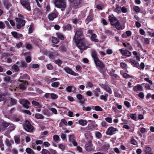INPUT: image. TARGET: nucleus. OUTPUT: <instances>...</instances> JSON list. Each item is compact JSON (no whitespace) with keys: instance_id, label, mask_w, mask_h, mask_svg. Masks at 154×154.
<instances>
[{"instance_id":"obj_1","label":"nucleus","mask_w":154,"mask_h":154,"mask_svg":"<svg viewBox=\"0 0 154 154\" xmlns=\"http://www.w3.org/2000/svg\"><path fill=\"white\" fill-rule=\"evenodd\" d=\"M75 35L73 37L74 40L78 42L79 39H81V37H83L84 29L83 28H77L74 30Z\"/></svg>"},{"instance_id":"obj_2","label":"nucleus","mask_w":154,"mask_h":154,"mask_svg":"<svg viewBox=\"0 0 154 154\" xmlns=\"http://www.w3.org/2000/svg\"><path fill=\"white\" fill-rule=\"evenodd\" d=\"M54 3L56 7L61 8L62 11L65 10L66 5L65 0H55Z\"/></svg>"},{"instance_id":"obj_3","label":"nucleus","mask_w":154,"mask_h":154,"mask_svg":"<svg viewBox=\"0 0 154 154\" xmlns=\"http://www.w3.org/2000/svg\"><path fill=\"white\" fill-rule=\"evenodd\" d=\"M23 128L25 130L28 132H32L34 130L33 127L31 124L30 122L26 120L23 124Z\"/></svg>"},{"instance_id":"obj_4","label":"nucleus","mask_w":154,"mask_h":154,"mask_svg":"<svg viewBox=\"0 0 154 154\" xmlns=\"http://www.w3.org/2000/svg\"><path fill=\"white\" fill-rule=\"evenodd\" d=\"M81 39H79L78 42L76 40H75V41L76 46L81 50V53H82L83 51L87 49L88 47L85 45L83 42H81Z\"/></svg>"},{"instance_id":"obj_5","label":"nucleus","mask_w":154,"mask_h":154,"mask_svg":"<svg viewBox=\"0 0 154 154\" xmlns=\"http://www.w3.org/2000/svg\"><path fill=\"white\" fill-rule=\"evenodd\" d=\"M9 125V123L4 120H1L0 121V131L1 132L5 131Z\"/></svg>"},{"instance_id":"obj_6","label":"nucleus","mask_w":154,"mask_h":154,"mask_svg":"<svg viewBox=\"0 0 154 154\" xmlns=\"http://www.w3.org/2000/svg\"><path fill=\"white\" fill-rule=\"evenodd\" d=\"M28 0H20V2L24 8L26 9L29 11H30L31 9L30 6V3Z\"/></svg>"},{"instance_id":"obj_7","label":"nucleus","mask_w":154,"mask_h":154,"mask_svg":"<svg viewBox=\"0 0 154 154\" xmlns=\"http://www.w3.org/2000/svg\"><path fill=\"white\" fill-rule=\"evenodd\" d=\"M19 81L22 82L19 84L18 88L20 90H24L27 88V86L28 85L29 83L27 81L24 80H19Z\"/></svg>"},{"instance_id":"obj_8","label":"nucleus","mask_w":154,"mask_h":154,"mask_svg":"<svg viewBox=\"0 0 154 154\" xmlns=\"http://www.w3.org/2000/svg\"><path fill=\"white\" fill-rule=\"evenodd\" d=\"M94 62L96 66L99 67L102 70L105 69V64L99 59L94 61Z\"/></svg>"},{"instance_id":"obj_9","label":"nucleus","mask_w":154,"mask_h":154,"mask_svg":"<svg viewBox=\"0 0 154 154\" xmlns=\"http://www.w3.org/2000/svg\"><path fill=\"white\" fill-rule=\"evenodd\" d=\"M94 16L92 10L91 9L90 11L89 15L87 17L86 19L85 20V22L86 25H87L89 22L93 20Z\"/></svg>"},{"instance_id":"obj_10","label":"nucleus","mask_w":154,"mask_h":154,"mask_svg":"<svg viewBox=\"0 0 154 154\" xmlns=\"http://www.w3.org/2000/svg\"><path fill=\"white\" fill-rule=\"evenodd\" d=\"M63 70L67 73L74 76H78L79 74L72 71L69 67L66 66L63 68Z\"/></svg>"},{"instance_id":"obj_11","label":"nucleus","mask_w":154,"mask_h":154,"mask_svg":"<svg viewBox=\"0 0 154 154\" xmlns=\"http://www.w3.org/2000/svg\"><path fill=\"white\" fill-rule=\"evenodd\" d=\"M117 131V129L116 128H115L112 126L109 127L107 131H106V133L107 135H112L115 134L116 132Z\"/></svg>"},{"instance_id":"obj_12","label":"nucleus","mask_w":154,"mask_h":154,"mask_svg":"<svg viewBox=\"0 0 154 154\" xmlns=\"http://www.w3.org/2000/svg\"><path fill=\"white\" fill-rule=\"evenodd\" d=\"M109 19L111 25L112 26L117 22V21H119L117 18L115 17L113 14L109 16Z\"/></svg>"},{"instance_id":"obj_13","label":"nucleus","mask_w":154,"mask_h":154,"mask_svg":"<svg viewBox=\"0 0 154 154\" xmlns=\"http://www.w3.org/2000/svg\"><path fill=\"white\" fill-rule=\"evenodd\" d=\"M122 54L125 56L129 57L131 55V53L125 48H122L119 50Z\"/></svg>"},{"instance_id":"obj_14","label":"nucleus","mask_w":154,"mask_h":154,"mask_svg":"<svg viewBox=\"0 0 154 154\" xmlns=\"http://www.w3.org/2000/svg\"><path fill=\"white\" fill-rule=\"evenodd\" d=\"M93 144L92 141H89L85 145V147L86 150L88 152L92 150Z\"/></svg>"},{"instance_id":"obj_15","label":"nucleus","mask_w":154,"mask_h":154,"mask_svg":"<svg viewBox=\"0 0 154 154\" xmlns=\"http://www.w3.org/2000/svg\"><path fill=\"white\" fill-rule=\"evenodd\" d=\"M11 34L15 38L17 39H22L23 36V35L20 33H18L15 31L12 32H11Z\"/></svg>"},{"instance_id":"obj_16","label":"nucleus","mask_w":154,"mask_h":154,"mask_svg":"<svg viewBox=\"0 0 154 154\" xmlns=\"http://www.w3.org/2000/svg\"><path fill=\"white\" fill-rule=\"evenodd\" d=\"M20 103L22 105L23 107L26 109H28L29 108V105L30 104V102L28 100H24L21 101Z\"/></svg>"},{"instance_id":"obj_17","label":"nucleus","mask_w":154,"mask_h":154,"mask_svg":"<svg viewBox=\"0 0 154 154\" xmlns=\"http://www.w3.org/2000/svg\"><path fill=\"white\" fill-rule=\"evenodd\" d=\"M76 97L78 100H80L79 101V103H81L82 104H85V99L83 95L80 94H78L76 95Z\"/></svg>"},{"instance_id":"obj_18","label":"nucleus","mask_w":154,"mask_h":154,"mask_svg":"<svg viewBox=\"0 0 154 154\" xmlns=\"http://www.w3.org/2000/svg\"><path fill=\"white\" fill-rule=\"evenodd\" d=\"M58 15L57 12H51L49 14L48 17L50 20L52 21L54 18H56Z\"/></svg>"},{"instance_id":"obj_19","label":"nucleus","mask_w":154,"mask_h":154,"mask_svg":"<svg viewBox=\"0 0 154 154\" xmlns=\"http://www.w3.org/2000/svg\"><path fill=\"white\" fill-rule=\"evenodd\" d=\"M70 2H72L74 8H77L82 2V0H72Z\"/></svg>"},{"instance_id":"obj_20","label":"nucleus","mask_w":154,"mask_h":154,"mask_svg":"<svg viewBox=\"0 0 154 154\" xmlns=\"http://www.w3.org/2000/svg\"><path fill=\"white\" fill-rule=\"evenodd\" d=\"M63 28L64 30L69 31L72 29L71 25L69 23H65L63 25Z\"/></svg>"},{"instance_id":"obj_21","label":"nucleus","mask_w":154,"mask_h":154,"mask_svg":"<svg viewBox=\"0 0 154 154\" xmlns=\"http://www.w3.org/2000/svg\"><path fill=\"white\" fill-rule=\"evenodd\" d=\"M20 75H21L20 76L19 78V80L20 79H23V80H29L30 79V77L29 76V75L26 74L25 73L24 74L22 75V74H20Z\"/></svg>"},{"instance_id":"obj_22","label":"nucleus","mask_w":154,"mask_h":154,"mask_svg":"<svg viewBox=\"0 0 154 154\" xmlns=\"http://www.w3.org/2000/svg\"><path fill=\"white\" fill-rule=\"evenodd\" d=\"M112 26L116 28L118 30H120L124 29L119 21H117V22L116 23Z\"/></svg>"},{"instance_id":"obj_23","label":"nucleus","mask_w":154,"mask_h":154,"mask_svg":"<svg viewBox=\"0 0 154 154\" xmlns=\"http://www.w3.org/2000/svg\"><path fill=\"white\" fill-rule=\"evenodd\" d=\"M15 20L18 23H20L23 26L25 25L26 21L20 18H16L15 19Z\"/></svg>"},{"instance_id":"obj_24","label":"nucleus","mask_w":154,"mask_h":154,"mask_svg":"<svg viewBox=\"0 0 154 154\" xmlns=\"http://www.w3.org/2000/svg\"><path fill=\"white\" fill-rule=\"evenodd\" d=\"M97 36L96 34L94 33L92 34L90 37V39L92 42H98L99 40L97 38Z\"/></svg>"},{"instance_id":"obj_25","label":"nucleus","mask_w":154,"mask_h":154,"mask_svg":"<svg viewBox=\"0 0 154 154\" xmlns=\"http://www.w3.org/2000/svg\"><path fill=\"white\" fill-rule=\"evenodd\" d=\"M6 145L8 147L12 148V144H13L14 142L13 140L6 139L5 141Z\"/></svg>"},{"instance_id":"obj_26","label":"nucleus","mask_w":154,"mask_h":154,"mask_svg":"<svg viewBox=\"0 0 154 154\" xmlns=\"http://www.w3.org/2000/svg\"><path fill=\"white\" fill-rule=\"evenodd\" d=\"M102 87L109 94H112V91L111 88L106 85H102Z\"/></svg>"},{"instance_id":"obj_27","label":"nucleus","mask_w":154,"mask_h":154,"mask_svg":"<svg viewBox=\"0 0 154 154\" xmlns=\"http://www.w3.org/2000/svg\"><path fill=\"white\" fill-rule=\"evenodd\" d=\"M97 126L98 125L97 124L93 125L91 124H88V127L89 128L88 129L91 131L94 129L98 130L97 128Z\"/></svg>"},{"instance_id":"obj_28","label":"nucleus","mask_w":154,"mask_h":154,"mask_svg":"<svg viewBox=\"0 0 154 154\" xmlns=\"http://www.w3.org/2000/svg\"><path fill=\"white\" fill-rule=\"evenodd\" d=\"M91 53V56L93 58L94 61L99 59L97 57V53L95 50H92Z\"/></svg>"},{"instance_id":"obj_29","label":"nucleus","mask_w":154,"mask_h":154,"mask_svg":"<svg viewBox=\"0 0 154 154\" xmlns=\"http://www.w3.org/2000/svg\"><path fill=\"white\" fill-rule=\"evenodd\" d=\"M137 111L138 112V113H142L143 115H144L146 112V111L142 108V106H138L136 108Z\"/></svg>"},{"instance_id":"obj_30","label":"nucleus","mask_w":154,"mask_h":154,"mask_svg":"<svg viewBox=\"0 0 154 154\" xmlns=\"http://www.w3.org/2000/svg\"><path fill=\"white\" fill-rule=\"evenodd\" d=\"M108 95L107 94H104L103 95H101L100 98L101 100H103L105 102H106L108 100Z\"/></svg>"},{"instance_id":"obj_31","label":"nucleus","mask_w":154,"mask_h":154,"mask_svg":"<svg viewBox=\"0 0 154 154\" xmlns=\"http://www.w3.org/2000/svg\"><path fill=\"white\" fill-rule=\"evenodd\" d=\"M9 100L10 101V104L11 106L16 104L17 102V100L11 97L10 98Z\"/></svg>"},{"instance_id":"obj_32","label":"nucleus","mask_w":154,"mask_h":154,"mask_svg":"<svg viewBox=\"0 0 154 154\" xmlns=\"http://www.w3.org/2000/svg\"><path fill=\"white\" fill-rule=\"evenodd\" d=\"M79 124L82 126H85L87 124V121L86 120H84L82 119H81L78 121Z\"/></svg>"},{"instance_id":"obj_33","label":"nucleus","mask_w":154,"mask_h":154,"mask_svg":"<svg viewBox=\"0 0 154 154\" xmlns=\"http://www.w3.org/2000/svg\"><path fill=\"white\" fill-rule=\"evenodd\" d=\"M5 95L0 90V102L4 101L5 99Z\"/></svg>"},{"instance_id":"obj_34","label":"nucleus","mask_w":154,"mask_h":154,"mask_svg":"<svg viewBox=\"0 0 154 154\" xmlns=\"http://www.w3.org/2000/svg\"><path fill=\"white\" fill-rule=\"evenodd\" d=\"M9 126L8 128V130L11 132L12 131L14 130L16 128V126L12 124H11L10 123V125Z\"/></svg>"},{"instance_id":"obj_35","label":"nucleus","mask_w":154,"mask_h":154,"mask_svg":"<svg viewBox=\"0 0 154 154\" xmlns=\"http://www.w3.org/2000/svg\"><path fill=\"white\" fill-rule=\"evenodd\" d=\"M26 152L28 154H35V152L30 148L27 147L26 149Z\"/></svg>"},{"instance_id":"obj_36","label":"nucleus","mask_w":154,"mask_h":154,"mask_svg":"<svg viewBox=\"0 0 154 154\" xmlns=\"http://www.w3.org/2000/svg\"><path fill=\"white\" fill-rule=\"evenodd\" d=\"M56 35L58 38L62 40H63L64 39V37L63 35L60 32H57L56 33Z\"/></svg>"},{"instance_id":"obj_37","label":"nucleus","mask_w":154,"mask_h":154,"mask_svg":"<svg viewBox=\"0 0 154 154\" xmlns=\"http://www.w3.org/2000/svg\"><path fill=\"white\" fill-rule=\"evenodd\" d=\"M144 83H143L141 85H137L136 86H135V90L139 91H142L143 90V87L141 85H144Z\"/></svg>"},{"instance_id":"obj_38","label":"nucleus","mask_w":154,"mask_h":154,"mask_svg":"<svg viewBox=\"0 0 154 154\" xmlns=\"http://www.w3.org/2000/svg\"><path fill=\"white\" fill-rule=\"evenodd\" d=\"M35 118L38 119H43L44 117L41 114L39 113H36L35 115Z\"/></svg>"},{"instance_id":"obj_39","label":"nucleus","mask_w":154,"mask_h":154,"mask_svg":"<svg viewBox=\"0 0 154 154\" xmlns=\"http://www.w3.org/2000/svg\"><path fill=\"white\" fill-rule=\"evenodd\" d=\"M14 140L15 143L17 144H19L20 143V136H14Z\"/></svg>"},{"instance_id":"obj_40","label":"nucleus","mask_w":154,"mask_h":154,"mask_svg":"<svg viewBox=\"0 0 154 154\" xmlns=\"http://www.w3.org/2000/svg\"><path fill=\"white\" fill-rule=\"evenodd\" d=\"M21 65L20 66L21 68H26L28 67V64L26 63L24 61H22L21 62Z\"/></svg>"},{"instance_id":"obj_41","label":"nucleus","mask_w":154,"mask_h":154,"mask_svg":"<svg viewBox=\"0 0 154 154\" xmlns=\"http://www.w3.org/2000/svg\"><path fill=\"white\" fill-rule=\"evenodd\" d=\"M93 109L94 108V110L97 111H101L103 110V109L99 106H92Z\"/></svg>"},{"instance_id":"obj_42","label":"nucleus","mask_w":154,"mask_h":154,"mask_svg":"<svg viewBox=\"0 0 154 154\" xmlns=\"http://www.w3.org/2000/svg\"><path fill=\"white\" fill-rule=\"evenodd\" d=\"M115 11L118 14L121 12V8L118 5H116V7L115 9Z\"/></svg>"},{"instance_id":"obj_43","label":"nucleus","mask_w":154,"mask_h":154,"mask_svg":"<svg viewBox=\"0 0 154 154\" xmlns=\"http://www.w3.org/2000/svg\"><path fill=\"white\" fill-rule=\"evenodd\" d=\"M91 109H93L92 106L91 107L88 106L86 107L84 106L82 107L83 110L85 111H90L91 110Z\"/></svg>"},{"instance_id":"obj_44","label":"nucleus","mask_w":154,"mask_h":154,"mask_svg":"<svg viewBox=\"0 0 154 154\" xmlns=\"http://www.w3.org/2000/svg\"><path fill=\"white\" fill-rule=\"evenodd\" d=\"M51 41L53 43L55 44H57L59 42V40L57 38L53 37L51 38Z\"/></svg>"},{"instance_id":"obj_45","label":"nucleus","mask_w":154,"mask_h":154,"mask_svg":"<svg viewBox=\"0 0 154 154\" xmlns=\"http://www.w3.org/2000/svg\"><path fill=\"white\" fill-rule=\"evenodd\" d=\"M12 69L14 70L15 72H17L20 70V69L18 66L15 64L12 67Z\"/></svg>"},{"instance_id":"obj_46","label":"nucleus","mask_w":154,"mask_h":154,"mask_svg":"<svg viewBox=\"0 0 154 154\" xmlns=\"http://www.w3.org/2000/svg\"><path fill=\"white\" fill-rule=\"evenodd\" d=\"M145 152L146 153H151L152 151L151 148L148 146H145L144 148Z\"/></svg>"},{"instance_id":"obj_47","label":"nucleus","mask_w":154,"mask_h":154,"mask_svg":"<svg viewBox=\"0 0 154 154\" xmlns=\"http://www.w3.org/2000/svg\"><path fill=\"white\" fill-rule=\"evenodd\" d=\"M60 83L58 82H55L52 83L51 84V86L54 88H57L59 86Z\"/></svg>"},{"instance_id":"obj_48","label":"nucleus","mask_w":154,"mask_h":154,"mask_svg":"<svg viewBox=\"0 0 154 154\" xmlns=\"http://www.w3.org/2000/svg\"><path fill=\"white\" fill-rule=\"evenodd\" d=\"M42 113L43 114L47 116H50V113L49 111L47 109H44L42 111Z\"/></svg>"},{"instance_id":"obj_49","label":"nucleus","mask_w":154,"mask_h":154,"mask_svg":"<svg viewBox=\"0 0 154 154\" xmlns=\"http://www.w3.org/2000/svg\"><path fill=\"white\" fill-rule=\"evenodd\" d=\"M120 66L121 67L124 69H126L127 68V65L123 62H121L120 63Z\"/></svg>"},{"instance_id":"obj_50","label":"nucleus","mask_w":154,"mask_h":154,"mask_svg":"<svg viewBox=\"0 0 154 154\" xmlns=\"http://www.w3.org/2000/svg\"><path fill=\"white\" fill-rule=\"evenodd\" d=\"M41 153L42 154H50L49 150L48 151L45 149H42Z\"/></svg>"},{"instance_id":"obj_51","label":"nucleus","mask_w":154,"mask_h":154,"mask_svg":"<svg viewBox=\"0 0 154 154\" xmlns=\"http://www.w3.org/2000/svg\"><path fill=\"white\" fill-rule=\"evenodd\" d=\"M102 134L100 132L97 131L96 132L95 136L96 138L98 139H100L102 137Z\"/></svg>"},{"instance_id":"obj_52","label":"nucleus","mask_w":154,"mask_h":154,"mask_svg":"<svg viewBox=\"0 0 154 154\" xmlns=\"http://www.w3.org/2000/svg\"><path fill=\"white\" fill-rule=\"evenodd\" d=\"M104 33L108 35H113L114 34V33L112 31L109 30H107L105 31Z\"/></svg>"},{"instance_id":"obj_53","label":"nucleus","mask_w":154,"mask_h":154,"mask_svg":"<svg viewBox=\"0 0 154 154\" xmlns=\"http://www.w3.org/2000/svg\"><path fill=\"white\" fill-rule=\"evenodd\" d=\"M5 23L2 21H0V29H2L5 28Z\"/></svg>"},{"instance_id":"obj_54","label":"nucleus","mask_w":154,"mask_h":154,"mask_svg":"<svg viewBox=\"0 0 154 154\" xmlns=\"http://www.w3.org/2000/svg\"><path fill=\"white\" fill-rule=\"evenodd\" d=\"M144 118L143 116V115L142 114H139L138 116V117H137V116L135 114V121H137L138 119H143Z\"/></svg>"},{"instance_id":"obj_55","label":"nucleus","mask_w":154,"mask_h":154,"mask_svg":"<svg viewBox=\"0 0 154 154\" xmlns=\"http://www.w3.org/2000/svg\"><path fill=\"white\" fill-rule=\"evenodd\" d=\"M58 98V96L54 93L51 94V98L52 99H56Z\"/></svg>"},{"instance_id":"obj_56","label":"nucleus","mask_w":154,"mask_h":154,"mask_svg":"<svg viewBox=\"0 0 154 154\" xmlns=\"http://www.w3.org/2000/svg\"><path fill=\"white\" fill-rule=\"evenodd\" d=\"M55 63L57 64L59 66H60L62 64V61L60 59H58L55 61Z\"/></svg>"},{"instance_id":"obj_57","label":"nucleus","mask_w":154,"mask_h":154,"mask_svg":"<svg viewBox=\"0 0 154 154\" xmlns=\"http://www.w3.org/2000/svg\"><path fill=\"white\" fill-rule=\"evenodd\" d=\"M123 76L124 78H129L130 77H131V78L133 77V78H134V76H131L129 75L126 73L123 74Z\"/></svg>"},{"instance_id":"obj_58","label":"nucleus","mask_w":154,"mask_h":154,"mask_svg":"<svg viewBox=\"0 0 154 154\" xmlns=\"http://www.w3.org/2000/svg\"><path fill=\"white\" fill-rule=\"evenodd\" d=\"M11 79V77L8 76H6L4 78V81L5 82H9Z\"/></svg>"},{"instance_id":"obj_59","label":"nucleus","mask_w":154,"mask_h":154,"mask_svg":"<svg viewBox=\"0 0 154 154\" xmlns=\"http://www.w3.org/2000/svg\"><path fill=\"white\" fill-rule=\"evenodd\" d=\"M69 140L70 142H72L74 140V138H75V136L73 134L72 135H69Z\"/></svg>"},{"instance_id":"obj_60","label":"nucleus","mask_w":154,"mask_h":154,"mask_svg":"<svg viewBox=\"0 0 154 154\" xmlns=\"http://www.w3.org/2000/svg\"><path fill=\"white\" fill-rule=\"evenodd\" d=\"M138 97L140 98L141 99H143L144 98V94L142 92H140L138 94Z\"/></svg>"},{"instance_id":"obj_61","label":"nucleus","mask_w":154,"mask_h":154,"mask_svg":"<svg viewBox=\"0 0 154 154\" xmlns=\"http://www.w3.org/2000/svg\"><path fill=\"white\" fill-rule=\"evenodd\" d=\"M25 59L26 61L28 63L30 62L31 61V58L30 56L25 57Z\"/></svg>"},{"instance_id":"obj_62","label":"nucleus","mask_w":154,"mask_h":154,"mask_svg":"<svg viewBox=\"0 0 154 154\" xmlns=\"http://www.w3.org/2000/svg\"><path fill=\"white\" fill-rule=\"evenodd\" d=\"M51 111L55 114H57V109L55 108H51L49 109Z\"/></svg>"},{"instance_id":"obj_63","label":"nucleus","mask_w":154,"mask_h":154,"mask_svg":"<svg viewBox=\"0 0 154 154\" xmlns=\"http://www.w3.org/2000/svg\"><path fill=\"white\" fill-rule=\"evenodd\" d=\"M47 69L49 70H52L53 69V66L50 64H48L46 65Z\"/></svg>"},{"instance_id":"obj_64","label":"nucleus","mask_w":154,"mask_h":154,"mask_svg":"<svg viewBox=\"0 0 154 154\" xmlns=\"http://www.w3.org/2000/svg\"><path fill=\"white\" fill-rule=\"evenodd\" d=\"M49 153L50 154H57V153L56 150L52 149H49Z\"/></svg>"}]
</instances>
